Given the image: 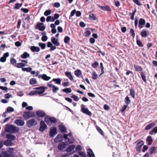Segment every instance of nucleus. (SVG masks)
<instances>
[{"mask_svg": "<svg viewBox=\"0 0 157 157\" xmlns=\"http://www.w3.org/2000/svg\"><path fill=\"white\" fill-rule=\"evenodd\" d=\"M5 130L6 132L13 133L18 132L19 130V128L13 125H7L5 128Z\"/></svg>", "mask_w": 157, "mask_h": 157, "instance_id": "1", "label": "nucleus"}, {"mask_svg": "<svg viewBox=\"0 0 157 157\" xmlns=\"http://www.w3.org/2000/svg\"><path fill=\"white\" fill-rule=\"evenodd\" d=\"M47 88V87L41 86L35 88H34V90H36L37 94L40 95L44 93L45 91V90Z\"/></svg>", "mask_w": 157, "mask_h": 157, "instance_id": "2", "label": "nucleus"}, {"mask_svg": "<svg viewBox=\"0 0 157 157\" xmlns=\"http://www.w3.org/2000/svg\"><path fill=\"white\" fill-rule=\"evenodd\" d=\"M35 115L33 112H24L23 117L25 119H28L34 117Z\"/></svg>", "mask_w": 157, "mask_h": 157, "instance_id": "3", "label": "nucleus"}, {"mask_svg": "<svg viewBox=\"0 0 157 157\" xmlns=\"http://www.w3.org/2000/svg\"><path fill=\"white\" fill-rule=\"evenodd\" d=\"M85 106L83 104H82L81 105V111L84 113L86 115L91 116L92 113L87 108H85Z\"/></svg>", "mask_w": 157, "mask_h": 157, "instance_id": "4", "label": "nucleus"}, {"mask_svg": "<svg viewBox=\"0 0 157 157\" xmlns=\"http://www.w3.org/2000/svg\"><path fill=\"white\" fill-rule=\"evenodd\" d=\"M2 155L3 157H15L13 152L8 151L3 152Z\"/></svg>", "mask_w": 157, "mask_h": 157, "instance_id": "5", "label": "nucleus"}, {"mask_svg": "<svg viewBox=\"0 0 157 157\" xmlns=\"http://www.w3.org/2000/svg\"><path fill=\"white\" fill-rule=\"evenodd\" d=\"M36 122L34 119H32L27 121L26 124L28 127H30L32 126L36 125Z\"/></svg>", "mask_w": 157, "mask_h": 157, "instance_id": "6", "label": "nucleus"}, {"mask_svg": "<svg viewBox=\"0 0 157 157\" xmlns=\"http://www.w3.org/2000/svg\"><path fill=\"white\" fill-rule=\"evenodd\" d=\"M45 121L48 124V123L49 121L53 123H55L57 122V120L56 118L54 117H50L49 116L46 117H45Z\"/></svg>", "mask_w": 157, "mask_h": 157, "instance_id": "7", "label": "nucleus"}, {"mask_svg": "<svg viewBox=\"0 0 157 157\" xmlns=\"http://www.w3.org/2000/svg\"><path fill=\"white\" fill-rule=\"evenodd\" d=\"M14 123L17 126H23L25 124L24 121L21 119L16 120L14 121Z\"/></svg>", "mask_w": 157, "mask_h": 157, "instance_id": "8", "label": "nucleus"}, {"mask_svg": "<svg viewBox=\"0 0 157 157\" xmlns=\"http://www.w3.org/2000/svg\"><path fill=\"white\" fill-rule=\"evenodd\" d=\"M57 129L55 127H52L50 128V131L49 133V135L50 137H53L56 133Z\"/></svg>", "mask_w": 157, "mask_h": 157, "instance_id": "9", "label": "nucleus"}, {"mask_svg": "<svg viewBox=\"0 0 157 157\" xmlns=\"http://www.w3.org/2000/svg\"><path fill=\"white\" fill-rule=\"evenodd\" d=\"M47 127L46 125L43 121H41L40 123V127L39 128L41 132L44 131Z\"/></svg>", "mask_w": 157, "mask_h": 157, "instance_id": "10", "label": "nucleus"}, {"mask_svg": "<svg viewBox=\"0 0 157 157\" xmlns=\"http://www.w3.org/2000/svg\"><path fill=\"white\" fill-rule=\"evenodd\" d=\"M39 78H41L44 80L48 81L51 78L50 77L48 76L46 74L40 75L39 76Z\"/></svg>", "mask_w": 157, "mask_h": 157, "instance_id": "11", "label": "nucleus"}, {"mask_svg": "<svg viewBox=\"0 0 157 157\" xmlns=\"http://www.w3.org/2000/svg\"><path fill=\"white\" fill-rule=\"evenodd\" d=\"M144 144V142L142 141H140L137 144L136 147V150L137 151H140L141 150V148L142 146Z\"/></svg>", "mask_w": 157, "mask_h": 157, "instance_id": "12", "label": "nucleus"}, {"mask_svg": "<svg viewBox=\"0 0 157 157\" xmlns=\"http://www.w3.org/2000/svg\"><path fill=\"white\" fill-rule=\"evenodd\" d=\"M99 7L101 10L104 11H111V10L110 7L108 6H101L98 5Z\"/></svg>", "mask_w": 157, "mask_h": 157, "instance_id": "13", "label": "nucleus"}, {"mask_svg": "<svg viewBox=\"0 0 157 157\" xmlns=\"http://www.w3.org/2000/svg\"><path fill=\"white\" fill-rule=\"evenodd\" d=\"M52 42L56 46H59L60 45V43L58 41V39L54 37H52L51 38Z\"/></svg>", "mask_w": 157, "mask_h": 157, "instance_id": "14", "label": "nucleus"}, {"mask_svg": "<svg viewBox=\"0 0 157 157\" xmlns=\"http://www.w3.org/2000/svg\"><path fill=\"white\" fill-rule=\"evenodd\" d=\"M36 28L39 29L40 31L44 30L45 27L44 25V24L42 23H40L38 24L36 26Z\"/></svg>", "mask_w": 157, "mask_h": 157, "instance_id": "15", "label": "nucleus"}, {"mask_svg": "<svg viewBox=\"0 0 157 157\" xmlns=\"http://www.w3.org/2000/svg\"><path fill=\"white\" fill-rule=\"evenodd\" d=\"M9 56V53L6 52L4 54L3 56L0 58V61L2 62H4L6 60V58Z\"/></svg>", "mask_w": 157, "mask_h": 157, "instance_id": "16", "label": "nucleus"}, {"mask_svg": "<svg viewBox=\"0 0 157 157\" xmlns=\"http://www.w3.org/2000/svg\"><path fill=\"white\" fill-rule=\"evenodd\" d=\"M145 23V21L144 19L141 18L140 19L139 22L138 27L139 28L141 29L143 27V25Z\"/></svg>", "mask_w": 157, "mask_h": 157, "instance_id": "17", "label": "nucleus"}, {"mask_svg": "<svg viewBox=\"0 0 157 157\" xmlns=\"http://www.w3.org/2000/svg\"><path fill=\"white\" fill-rule=\"evenodd\" d=\"M156 124V122H152L147 125L145 127V129L146 130H149L154 126Z\"/></svg>", "mask_w": 157, "mask_h": 157, "instance_id": "18", "label": "nucleus"}, {"mask_svg": "<svg viewBox=\"0 0 157 157\" xmlns=\"http://www.w3.org/2000/svg\"><path fill=\"white\" fill-rule=\"evenodd\" d=\"M63 140V137L61 135L59 134L54 139L55 143H59Z\"/></svg>", "mask_w": 157, "mask_h": 157, "instance_id": "19", "label": "nucleus"}, {"mask_svg": "<svg viewBox=\"0 0 157 157\" xmlns=\"http://www.w3.org/2000/svg\"><path fill=\"white\" fill-rule=\"evenodd\" d=\"M66 144L64 142H61L59 143L58 146V148L59 150H62L65 147Z\"/></svg>", "mask_w": 157, "mask_h": 157, "instance_id": "20", "label": "nucleus"}, {"mask_svg": "<svg viewBox=\"0 0 157 157\" xmlns=\"http://www.w3.org/2000/svg\"><path fill=\"white\" fill-rule=\"evenodd\" d=\"M65 75L69 78L70 80L72 81L73 80V76L72 75L71 72L67 71L65 72Z\"/></svg>", "mask_w": 157, "mask_h": 157, "instance_id": "21", "label": "nucleus"}, {"mask_svg": "<svg viewBox=\"0 0 157 157\" xmlns=\"http://www.w3.org/2000/svg\"><path fill=\"white\" fill-rule=\"evenodd\" d=\"M36 115L40 117H44L45 116V113L42 110H38L36 112Z\"/></svg>", "mask_w": 157, "mask_h": 157, "instance_id": "22", "label": "nucleus"}, {"mask_svg": "<svg viewBox=\"0 0 157 157\" xmlns=\"http://www.w3.org/2000/svg\"><path fill=\"white\" fill-rule=\"evenodd\" d=\"M87 155L89 157H95V155L92 151L90 149H88L87 151Z\"/></svg>", "mask_w": 157, "mask_h": 157, "instance_id": "23", "label": "nucleus"}, {"mask_svg": "<svg viewBox=\"0 0 157 157\" xmlns=\"http://www.w3.org/2000/svg\"><path fill=\"white\" fill-rule=\"evenodd\" d=\"M30 49L33 52H38L40 50V48L38 47L35 46H32L30 47Z\"/></svg>", "mask_w": 157, "mask_h": 157, "instance_id": "24", "label": "nucleus"}, {"mask_svg": "<svg viewBox=\"0 0 157 157\" xmlns=\"http://www.w3.org/2000/svg\"><path fill=\"white\" fill-rule=\"evenodd\" d=\"M4 144L6 146H11L12 145L13 143L12 142L11 140H7L4 142Z\"/></svg>", "mask_w": 157, "mask_h": 157, "instance_id": "25", "label": "nucleus"}, {"mask_svg": "<svg viewBox=\"0 0 157 157\" xmlns=\"http://www.w3.org/2000/svg\"><path fill=\"white\" fill-rule=\"evenodd\" d=\"M59 129L60 131L63 133L65 132L66 131V128L63 125H60L59 126Z\"/></svg>", "mask_w": 157, "mask_h": 157, "instance_id": "26", "label": "nucleus"}, {"mask_svg": "<svg viewBox=\"0 0 157 157\" xmlns=\"http://www.w3.org/2000/svg\"><path fill=\"white\" fill-rule=\"evenodd\" d=\"M7 138L9 139V140H11V141L15 138V137L12 135L9 134H7L6 135Z\"/></svg>", "mask_w": 157, "mask_h": 157, "instance_id": "27", "label": "nucleus"}, {"mask_svg": "<svg viewBox=\"0 0 157 157\" xmlns=\"http://www.w3.org/2000/svg\"><path fill=\"white\" fill-rule=\"evenodd\" d=\"M52 81L54 82L56 84L60 85L61 83V79L59 78H53Z\"/></svg>", "mask_w": 157, "mask_h": 157, "instance_id": "28", "label": "nucleus"}, {"mask_svg": "<svg viewBox=\"0 0 157 157\" xmlns=\"http://www.w3.org/2000/svg\"><path fill=\"white\" fill-rule=\"evenodd\" d=\"M74 74L76 76L79 77L82 74V72L79 69H78L74 71Z\"/></svg>", "mask_w": 157, "mask_h": 157, "instance_id": "29", "label": "nucleus"}, {"mask_svg": "<svg viewBox=\"0 0 157 157\" xmlns=\"http://www.w3.org/2000/svg\"><path fill=\"white\" fill-rule=\"evenodd\" d=\"M30 56L29 54L28 53L26 52H24L21 56V57L23 59H25L29 57Z\"/></svg>", "mask_w": 157, "mask_h": 157, "instance_id": "30", "label": "nucleus"}, {"mask_svg": "<svg viewBox=\"0 0 157 157\" xmlns=\"http://www.w3.org/2000/svg\"><path fill=\"white\" fill-rule=\"evenodd\" d=\"M75 146L74 145H72L69 146L67 149V152L71 151L75 148Z\"/></svg>", "mask_w": 157, "mask_h": 157, "instance_id": "31", "label": "nucleus"}, {"mask_svg": "<svg viewBox=\"0 0 157 157\" xmlns=\"http://www.w3.org/2000/svg\"><path fill=\"white\" fill-rule=\"evenodd\" d=\"M148 32V31L147 30H143L141 33V35L142 36L145 37L147 36V33Z\"/></svg>", "mask_w": 157, "mask_h": 157, "instance_id": "32", "label": "nucleus"}, {"mask_svg": "<svg viewBox=\"0 0 157 157\" xmlns=\"http://www.w3.org/2000/svg\"><path fill=\"white\" fill-rule=\"evenodd\" d=\"M134 67L135 70L137 71L141 72L143 70L142 68L140 66L134 65Z\"/></svg>", "mask_w": 157, "mask_h": 157, "instance_id": "33", "label": "nucleus"}, {"mask_svg": "<svg viewBox=\"0 0 157 157\" xmlns=\"http://www.w3.org/2000/svg\"><path fill=\"white\" fill-rule=\"evenodd\" d=\"M62 91L66 93V94H68L71 92V89L70 88H67L63 89Z\"/></svg>", "mask_w": 157, "mask_h": 157, "instance_id": "34", "label": "nucleus"}, {"mask_svg": "<svg viewBox=\"0 0 157 157\" xmlns=\"http://www.w3.org/2000/svg\"><path fill=\"white\" fill-rule=\"evenodd\" d=\"M148 143V145H150L151 144V143L152 141V139L151 137V136H148L146 139Z\"/></svg>", "mask_w": 157, "mask_h": 157, "instance_id": "35", "label": "nucleus"}, {"mask_svg": "<svg viewBox=\"0 0 157 157\" xmlns=\"http://www.w3.org/2000/svg\"><path fill=\"white\" fill-rule=\"evenodd\" d=\"M157 133V126L154 128L151 131H150L149 134L150 135H153L154 133Z\"/></svg>", "mask_w": 157, "mask_h": 157, "instance_id": "36", "label": "nucleus"}, {"mask_svg": "<svg viewBox=\"0 0 157 157\" xmlns=\"http://www.w3.org/2000/svg\"><path fill=\"white\" fill-rule=\"evenodd\" d=\"M46 21L47 22H54L55 21V20L54 19V17H52L51 16H48L47 17Z\"/></svg>", "mask_w": 157, "mask_h": 157, "instance_id": "37", "label": "nucleus"}, {"mask_svg": "<svg viewBox=\"0 0 157 157\" xmlns=\"http://www.w3.org/2000/svg\"><path fill=\"white\" fill-rule=\"evenodd\" d=\"M22 70L23 71H26L27 72H29L31 71L32 68L30 67L27 68L24 67L22 68Z\"/></svg>", "mask_w": 157, "mask_h": 157, "instance_id": "38", "label": "nucleus"}, {"mask_svg": "<svg viewBox=\"0 0 157 157\" xmlns=\"http://www.w3.org/2000/svg\"><path fill=\"white\" fill-rule=\"evenodd\" d=\"M22 3H17L15 4L14 8L16 9H18L22 6Z\"/></svg>", "mask_w": 157, "mask_h": 157, "instance_id": "39", "label": "nucleus"}, {"mask_svg": "<svg viewBox=\"0 0 157 157\" xmlns=\"http://www.w3.org/2000/svg\"><path fill=\"white\" fill-rule=\"evenodd\" d=\"M25 64L22 63H19L17 64L16 67L17 68H21L25 66Z\"/></svg>", "mask_w": 157, "mask_h": 157, "instance_id": "40", "label": "nucleus"}, {"mask_svg": "<svg viewBox=\"0 0 157 157\" xmlns=\"http://www.w3.org/2000/svg\"><path fill=\"white\" fill-rule=\"evenodd\" d=\"M30 83L32 85L35 84L37 83V81L35 78H32L30 80Z\"/></svg>", "mask_w": 157, "mask_h": 157, "instance_id": "41", "label": "nucleus"}, {"mask_svg": "<svg viewBox=\"0 0 157 157\" xmlns=\"http://www.w3.org/2000/svg\"><path fill=\"white\" fill-rule=\"evenodd\" d=\"M140 73L143 80L144 81L146 82V77L144 73L142 71L140 72Z\"/></svg>", "mask_w": 157, "mask_h": 157, "instance_id": "42", "label": "nucleus"}, {"mask_svg": "<svg viewBox=\"0 0 157 157\" xmlns=\"http://www.w3.org/2000/svg\"><path fill=\"white\" fill-rule=\"evenodd\" d=\"M14 111V109L11 107H8L7 108L6 112H7L11 113L13 112Z\"/></svg>", "mask_w": 157, "mask_h": 157, "instance_id": "43", "label": "nucleus"}, {"mask_svg": "<svg viewBox=\"0 0 157 157\" xmlns=\"http://www.w3.org/2000/svg\"><path fill=\"white\" fill-rule=\"evenodd\" d=\"M52 13V10H46L44 13V14L45 16H48Z\"/></svg>", "mask_w": 157, "mask_h": 157, "instance_id": "44", "label": "nucleus"}, {"mask_svg": "<svg viewBox=\"0 0 157 157\" xmlns=\"http://www.w3.org/2000/svg\"><path fill=\"white\" fill-rule=\"evenodd\" d=\"M98 77V75L95 71H93L92 74V78L94 79H96Z\"/></svg>", "mask_w": 157, "mask_h": 157, "instance_id": "45", "label": "nucleus"}, {"mask_svg": "<svg viewBox=\"0 0 157 157\" xmlns=\"http://www.w3.org/2000/svg\"><path fill=\"white\" fill-rule=\"evenodd\" d=\"M71 97L73 98L74 100L75 101H78L79 99V98L78 96L74 94L72 95L71 96Z\"/></svg>", "mask_w": 157, "mask_h": 157, "instance_id": "46", "label": "nucleus"}, {"mask_svg": "<svg viewBox=\"0 0 157 157\" xmlns=\"http://www.w3.org/2000/svg\"><path fill=\"white\" fill-rule=\"evenodd\" d=\"M96 128L97 130L100 133V134L102 136H104V132L98 126H96Z\"/></svg>", "mask_w": 157, "mask_h": 157, "instance_id": "47", "label": "nucleus"}, {"mask_svg": "<svg viewBox=\"0 0 157 157\" xmlns=\"http://www.w3.org/2000/svg\"><path fill=\"white\" fill-rule=\"evenodd\" d=\"M70 40V38L67 36H66L64 39V42L66 43H68Z\"/></svg>", "mask_w": 157, "mask_h": 157, "instance_id": "48", "label": "nucleus"}, {"mask_svg": "<svg viewBox=\"0 0 157 157\" xmlns=\"http://www.w3.org/2000/svg\"><path fill=\"white\" fill-rule=\"evenodd\" d=\"M89 17L90 19H92L93 20H95L96 19V17L94 14L92 13H91L90 14Z\"/></svg>", "mask_w": 157, "mask_h": 157, "instance_id": "49", "label": "nucleus"}, {"mask_svg": "<svg viewBox=\"0 0 157 157\" xmlns=\"http://www.w3.org/2000/svg\"><path fill=\"white\" fill-rule=\"evenodd\" d=\"M59 90V88L55 86L53 88H52V91L53 92L55 93L57 92V91Z\"/></svg>", "mask_w": 157, "mask_h": 157, "instance_id": "50", "label": "nucleus"}, {"mask_svg": "<svg viewBox=\"0 0 157 157\" xmlns=\"http://www.w3.org/2000/svg\"><path fill=\"white\" fill-rule=\"evenodd\" d=\"M131 100L129 98L128 96H126L125 99V102L127 104H129L130 103Z\"/></svg>", "mask_w": 157, "mask_h": 157, "instance_id": "51", "label": "nucleus"}, {"mask_svg": "<svg viewBox=\"0 0 157 157\" xmlns=\"http://www.w3.org/2000/svg\"><path fill=\"white\" fill-rule=\"evenodd\" d=\"M130 95L132 96V97L133 98H135V91L132 89H131L130 90Z\"/></svg>", "mask_w": 157, "mask_h": 157, "instance_id": "52", "label": "nucleus"}, {"mask_svg": "<svg viewBox=\"0 0 157 157\" xmlns=\"http://www.w3.org/2000/svg\"><path fill=\"white\" fill-rule=\"evenodd\" d=\"M72 136V134L71 133H69L68 134H64L63 137V138L66 140H67L68 139V136H69L70 137H71Z\"/></svg>", "mask_w": 157, "mask_h": 157, "instance_id": "53", "label": "nucleus"}, {"mask_svg": "<svg viewBox=\"0 0 157 157\" xmlns=\"http://www.w3.org/2000/svg\"><path fill=\"white\" fill-rule=\"evenodd\" d=\"M39 45L41 47L42 49H44L46 47V45L44 43H39Z\"/></svg>", "mask_w": 157, "mask_h": 157, "instance_id": "54", "label": "nucleus"}, {"mask_svg": "<svg viewBox=\"0 0 157 157\" xmlns=\"http://www.w3.org/2000/svg\"><path fill=\"white\" fill-rule=\"evenodd\" d=\"M78 154L82 156V157H86V153L84 152L80 151Z\"/></svg>", "mask_w": 157, "mask_h": 157, "instance_id": "55", "label": "nucleus"}, {"mask_svg": "<svg viewBox=\"0 0 157 157\" xmlns=\"http://www.w3.org/2000/svg\"><path fill=\"white\" fill-rule=\"evenodd\" d=\"M91 34V32L90 31H86L84 33L83 35L84 36H89Z\"/></svg>", "mask_w": 157, "mask_h": 157, "instance_id": "56", "label": "nucleus"}, {"mask_svg": "<svg viewBox=\"0 0 157 157\" xmlns=\"http://www.w3.org/2000/svg\"><path fill=\"white\" fill-rule=\"evenodd\" d=\"M36 94H37L36 91V90H34L30 92H29V95L30 96H32Z\"/></svg>", "mask_w": 157, "mask_h": 157, "instance_id": "57", "label": "nucleus"}, {"mask_svg": "<svg viewBox=\"0 0 157 157\" xmlns=\"http://www.w3.org/2000/svg\"><path fill=\"white\" fill-rule=\"evenodd\" d=\"M12 97V95L9 93L6 94L5 95V98L6 99Z\"/></svg>", "mask_w": 157, "mask_h": 157, "instance_id": "58", "label": "nucleus"}, {"mask_svg": "<svg viewBox=\"0 0 157 157\" xmlns=\"http://www.w3.org/2000/svg\"><path fill=\"white\" fill-rule=\"evenodd\" d=\"M98 65V63L97 62H95L94 63H93L92 65V67L94 68H96Z\"/></svg>", "mask_w": 157, "mask_h": 157, "instance_id": "59", "label": "nucleus"}, {"mask_svg": "<svg viewBox=\"0 0 157 157\" xmlns=\"http://www.w3.org/2000/svg\"><path fill=\"white\" fill-rule=\"evenodd\" d=\"M137 44L140 47H143V45L142 42L140 40H137L136 41Z\"/></svg>", "mask_w": 157, "mask_h": 157, "instance_id": "60", "label": "nucleus"}, {"mask_svg": "<svg viewBox=\"0 0 157 157\" xmlns=\"http://www.w3.org/2000/svg\"><path fill=\"white\" fill-rule=\"evenodd\" d=\"M130 33L131 34L132 36L134 37L135 36V34L134 33V30L132 29H131L130 30Z\"/></svg>", "mask_w": 157, "mask_h": 157, "instance_id": "61", "label": "nucleus"}, {"mask_svg": "<svg viewBox=\"0 0 157 157\" xmlns=\"http://www.w3.org/2000/svg\"><path fill=\"white\" fill-rule=\"evenodd\" d=\"M69 82H64L62 83V85L64 87L67 86L69 85Z\"/></svg>", "mask_w": 157, "mask_h": 157, "instance_id": "62", "label": "nucleus"}, {"mask_svg": "<svg viewBox=\"0 0 157 157\" xmlns=\"http://www.w3.org/2000/svg\"><path fill=\"white\" fill-rule=\"evenodd\" d=\"M133 2L136 4L137 5L139 6H140L142 5L141 3L138 0H133Z\"/></svg>", "mask_w": 157, "mask_h": 157, "instance_id": "63", "label": "nucleus"}, {"mask_svg": "<svg viewBox=\"0 0 157 157\" xmlns=\"http://www.w3.org/2000/svg\"><path fill=\"white\" fill-rule=\"evenodd\" d=\"M17 61L15 59H12L10 60L11 63L13 64L14 65L16 63Z\"/></svg>", "mask_w": 157, "mask_h": 157, "instance_id": "64", "label": "nucleus"}]
</instances>
